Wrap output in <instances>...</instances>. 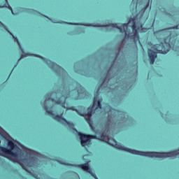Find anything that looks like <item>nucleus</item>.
Listing matches in <instances>:
<instances>
[{"label":"nucleus","mask_w":179,"mask_h":179,"mask_svg":"<svg viewBox=\"0 0 179 179\" xmlns=\"http://www.w3.org/2000/svg\"><path fill=\"white\" fill-rule=\"evenodd\" d=\"M43 108H44L45 111H46V113L49 114V115H51L52 117L53 120L58 121V122H60V124H62L63 125H68V127H69V128H71V129L74 132L78 134V136H80V139L81 141V146H83V148L90 145V139H98L99 141H103V142H106L108 145H110V146H113V148H115L119 150L128 152V153H131L132 155L145 156L146 157H164V152L138 151L136 150H132L131 148L124 147L123 145H121L120 144H115L114 145L110 143V138H108V136L104 134V133L101 134V138H98L96 134H85L82 132H79L75 127H73V123L69 122L68 120H66V119L62 117V113L61 115H56L55 113H54V111L52 110H48V106L45 105V103L43 105Z\"/></svg>","instance_id":"1"},{"label":"nucleus","mask_w":179,"mask_h":179,"mask_svg":"<svg viewBox=\"0 0 179 179\" xmlns=\"http://www.w3.org/2000/svg\"><path fill=\"white\" fill-rule=\"evenodd\" d=\"M149 8V0L148 1L147 5L143 8L139 14L141 16L139 19L138 17L139 14H137L133 18L130 17L129 19L128 23L122 24V25L118 26L117 23H110L109 25H99V24H79V23H69V24H74V25H80V26H93L94 27H113L115 29H118L120 33H124L125 36L130 38V40H133V41L136 44V43H140L139 41V33H145V31H148L147 28L143 27V24H142V17H143V15L145 12H146V9Z\"/></svg>","instance_id":"2"},{"label":"nucleus","mask_w":179,"mask_h":179,"mask_svg":"<svg viewBox=\"0 0 179 179\" xmlns=\"http://www.w3.org/2000/svg\"><path fill=\"white\" fill-rule=\"evenodd\" d=\"M0 135L2 136V138L6 139L8 142L7 146L8 148L0 146V152H1L0 153V156L7 157L8 159H9V156H11V157H13V162L14 163H18L23 170L28 171L27 169H29V167H31L30 162H29V159L27 158H22L21 159L18 158L19 154H17V152H13V150H20V148H19V147L13 141H12V140L8 139V138H9V134L1 127Z\"/></svg>","instance_id":"3"},{"label":"nucleus","mask_w":179,"mask_h":179,"mask_svg":"<svg viewBox=\"0 0 179 179\" xmlns=\"http://www.w3.org/2000/svg\"><path fill=\"white\" fill-rule=\"evenodd\" d=\"M171 37H173V32H170L169 35L164 39L165 45L163 43L160 44L153 45L152 42H148V45L151 47L152 49L148 50V57L150 59V64L153 65L155 64V59L157 58V54H167L169 51H170V48H171V44L170 43V40H171Z\"/></svg>","instance_id":"4"},{"label":"nucleus","mask_w":179,"mask_h":179,"mask_svg":"<svg viewBox=\"0 0 179 179\" xmlns=\"http://www.w3.org/2000/svg\"><path fill=\"white\" fill-rule=\"evenodd\" d=\"M101 110L103 106H101V101L99 100V96L95 95L93 101V106H90L87 108V113H82L80 110H78L75 106L67 107L66 110H71L72 111H76L78 115L80 117H84L85 120L87 121L89 125L92 126V116L93 115V113H96L98 110Z\"/></svg>","instance_id":"5"},{"label":"nucleus","mask_w":179,"mask_h":179,"mask_svg":"<svg viewBox=\"0 0 179 179\" xmlns=\"http://www.w3.org/2000/svg\"><path fill=\"white\" fill-rule=\"evenodd\" d=\"M71 92L72 91L69 90L68 92H66V94L62 95V96L57 100L51 97H49L48 100V101H52L56 104H59V106H62V107L65 108V104H66V99H69L71 94ZM46 101H47V99L45 101V103H46Z\"/></svg>","instance_id":"6"},{"label":"nucleus","mask_w":179,"mask_h":179,"mask_svg":"<svg viewBox=\"0 0 179 179\" xmlns=\"http://www.w3.org/2000/svg\"><path fill=\"white\" fill-rule=\"evenodd\" d=\"M34 57H37L38 58H43V57H41L40 55H32ZM44 61L45 64L48 65V66L50 67V69H53L55 72H61V71H64V69L61 67V66L57 64V63L48 59H44Z\"/></svg>","instance_id":"7"},{"label":"nucleus","mask_w":179,"mask_h":179,"mask_svg":"<svg viewBox=\"0 0 179 179\" xmlns=\"http://www.w3.org/2000/svg\"><path fill=\"white\" fill-rule=\"evenodd\" d=\"M61 164H65V166H73V167H78L79 169H82L84 171H87V173H90L92 177H94V179H99L97 176L90 171V167L89 166V164H70L66 163H62L61 162Z\"/></svg>","instance_id":"8"},{"label":"nucleus","mask_w":179,"mask_h":179,"mask_svg":"<svg viewBox=\"0 0 179 179\" xmlns=\"http://www.w3.org/2000/svg\"><path fill=\"white\" fill-rule=\"evenodd\" d=\"M178 29V25H176V26H175V27H169V28H166V29H161V30H159V31L160 32V31H164V30H170V29Z\"/></svg>","instance_id":"9"},{"label":"nucleus","mask_w":179,"mask_h":179,"mask_svg":"<svg viewBox=\"0 0 179 179\" xmlns=\"http://www.w3.org/2000/svg\"><path fill=\"white\" fill-rule=\"evenodd\" d=\"M27 12H29L30 13H37V11L36 10H34V9H27Z\"/></svg>","instance_id":"10"},{"label":"nucleus","mask_w":179,"mask_h":179,"mask_svg":"<svg viewBox=\"0 0 179 179\" xmlns=\"http://www.w3.org/2000/svg\"><path fill=\"white\" fill-rule=\"evenodd\" d=\"M15 40L17 41L20 50H22V51H23V48H22V45L20 44V42H19V40L17 39V38H15Z\"/></svg>","instance_id":"11"},{"label":"nucleus","mask_w":179,"mask_h":179,"mask_svg":"<svg viewBox=\"0 0 179 179\" xmlns=\"http://www.w3.org/2000/svg\"><path fill=\"white\" fill-rule=\"evenodd\" d=\"M108 117L109 118V120H111V118H114V114H110V111L108 112Z\"/></svg>","instance_id":"12"},{"label":"nucleus","mask_w":179,"mask_h":179,"mask_svg":"<svg viewBox=\"0 0 179 179\" xmlns=\"http://www.w3.org/2000/svg\"><path fill=\"white\" fill-rule=\"evenodd\" d=\"M27 55H31L29 53H25V55H22L20 58L18 59V61H20V59H22V58H23L24 57H27Z\"/></svg>","instance_id":"13"},{"label":"nucleus","mask_w":179,"mask_h":179,"mask_svg":"<svg viewBox=\"0 0 179 179\" xmlns=\"http://www.w3.org/2000/svg\"><path fill=\"white\" fill-rule=\"evenodd\" d=\"M138 2H139V0H132V3L136 5V6H138Z\"/></svg>","instance_id":"14"},{"label":"nucleus","mask_w":179,"mask_h":179,"mask_svg":"<svg viewBox=\"0 0 179 179\" xmlns=\"http://www.w3.org/2000/svg\"><path fill=\"white\" fill-rule=\"evenodd\" d=\"M0 26H2L3 27H4V29H6V30H7L6 26H5V24H3V23H2L1 21H0Z\"/></svg>","instance_id":"15"},{"label":"nucleus","mask_w":179,"mask_h":179,"mask_svg":"<svg viewBox=\"0 0 179 179\" xmlns=\"http://www.w3.org/2000/svg\"><path fill=\"white\" fill-rule=\"evenodd\" d=\"M8 9H10V10H11V12H12V14H13V15H15V13H13V10H12V7L8 5Z\"/></svg>","instance_id":"16"},{"label":"nucleus","mask_w":179,"mask_h":179,"mask_svg":"<svg viewBox=\"0 0 179 179\" xmlns=\"http://www.w3.org/2000/svg\"><path fill=\"white\" fill-rule=\"evenodd\" d=\"M115 109L112 108L110 109V111H115Z\"/></svg>","instance_id":"17"},{"label":"nucleus","mask_w":179,"mask_h":179,"mask_svg":"<svg viewBox=\"0 0 179 179\" xmlns=\"http://www.w3.org/2000/svg\"><path fill=\"white\" fill-rule=\"evenodd\" d=\"M151 8H152V7H151V6H150V8H149V12H150V9H151Z\"/></svg>","instance_id":"18"},{"label":"nucleus","mask_w":179,"mask_h":179,"mask_svg":"<svg viewBox=\"0 0 179 179\" xmlns=\"http://www.w3.org/2000/svg\"><path fill=\"white\" fill-rule=\"evenodd\" d=\"M5 6H0V8H3Z\"/></svg>","instance_id":"19"},{"label":"nucleus","mask_w":179,"mask_h":179,"mask_svg":"<svg viewBox=\"0 0 179 179\" xmlns=\"http://www.w3.org/2000/svg\"><path fill=\"white\" fill-rule=\"evenodd\" d=\"M104 80H106V79L103 80V83H104Z\"/></svg>","instance_id":"20"},{"label":"nucleus","mask_w":179,"mask_h":179,"mask_svg":"<svg viewBox=\"0 0 179 179\" xmlns=\"http://www.w3.org/2000/svg\"><path fill=\"white\" fill-rule=\"evenodd\" d=\"M154 23H155V21H153L152 24H154Z\"/></svg>","instance_id":"21"},{"label":"nucleus","mask_w":179,"mask_h":179,"mask_svg":"<svg viewBox=\"0 0 179 179\" xmlns=\"http://www.w3.org/2000/svg\"><path fill=\"white\" fill-rule=\"evenodd\" d=\"M154 23H155V21H153L152 24H154Z\"/></svg>","instance_id":"22"},{"label":"nucleus","mask_w":179,"mask_h":179,"mask_svg":"<svg viewBox=\"0 0 179 179\" xmlns=\"http://www.w3.org/2000/svg\"><path fill=\"white\" fill-rule=\"evenodd\" d=\"M154 23H155V21H153L152 24H154Z\"/></svg>","instance_id":"23"},{"label":"nucleus","mask_w":179,"mask_h":179,"mask_svg":"<svg viewBox=\"0 0 179 179\" xmlns=\"http://www.w3.org/2000/svg\"><path fill=\"white\" fill-rule=\"evenodd\" d=\"M6 2H8V0H6Z\"/></svg>","instance_id":"24"},{"label":"nucleus","mask_w":179,"mask_h":179,"mask_svg":"<svg viewBox=\"0 0 179 179\" xmlns=\"http://www.w3.org/2000/svg\"><path fill=\"white\" fill-rule=\"evenodd\" d=\"M64 23L68 24V22H64Z\"/></svg>","instance_id":"25"},{"label":"nucleus","mask_w":179,"mask_h":179,"mask_svg":"<svg viewBox=\"0 0 179 179\" xmlns=\"http://www.w3.org/2000/svg\"><path fill=\"white\" fill-rule=\"evenodd\" d=\"M113 141H114V142H115V140L113 139Z\"/></svg>","instance_id":"26"}]
</instances>
